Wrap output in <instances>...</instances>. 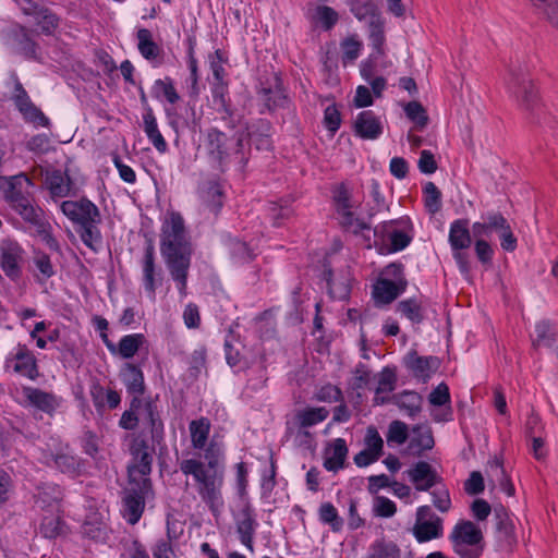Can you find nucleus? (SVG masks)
Returning <instances> with one entry per match:
<instances>
[{
  "label": "nucleus",
  "instance_id": "nucleus-1",
  "mask_svg": "<svg viewBox=\"0 0 558 558\" xmlns=\"http://www.w3.org/2000/svg\"><path fill=\"white\" fill-rule=\"evenodd\" d=\"M160 251L181 296H185L192 250L186 238L184 220L178 213L171 211L165 216Z\"/></svg>",
  "mask_w": 558,
  "mask_h": 558
},
{
  "label": "nucleus",
  "instance_id": "nucleus-2",
  "mask_svg": "<svg viewBox=\"0 0 558 558\" xmlns=\"http://www.w3.org/2000/svg\"><path fill=\"white\" fill-rule=\"evenodd\" d=\"M207 450V464L197 459H187L181 462L180 469L185 475H192L197 492L204 502L214 513H218L223 506L221 488L223 485V470L219 466L218 456H209Z\"/></svg>",
  "mask_w": 558,
  "mask_h": 558
},
{
  "label": "nucleus",
  "instance_id": "nucleus-3",
  "mask_svg": "<svg viewBox=\"0 0 558 558\" xmlns=\"http://www.w3.org/2000/svg\"><path fill=\"white\" fill-rule=\"evenodd\" d=\"M60 208L64 216L80 226L78 233L83 243L97 251L101 245V233L98 228L101 218L97 206L87 198H81L64 201Z\"/></svg>",
  "mask_w": 558,
  "mask_h": 558
},
{
  "label": "nucleus",
  "instance_id": "nucleus-4",
  "mask_svg": "<svg viewBox=\"0 0 558 558\" xmlns=\"http://www.w3.org/2000/svg\"><path fill=\"white\" fill-rule=\"evenodd\" d=\"M449 539L454 553L461 558H478L483 553V533L471 521L457 522L450 532Z\"/></svg>",
  "mask_w": 558,
  "mask_h": 558
},
{
  "label": "nucleus",
  "instance_id": "nucleus-5",
  "mask_svg": "<svg viewBox=\"0 0 558 558\" xmlns=\"http://www.w3.org/2000/svg\"><path fill=\"white\" fill-rule=\"evenodd\" d=\"M374 232L375 236L380 239V254L402 251L412 240V226L408 218L384 222L376 227Z\"/></svg>",
  "mask_w": 558,
  "mask_h": 558
},
{
  "label": "nucleus",
  "instance_id": "nucleus-6",
  "mask_svg": "<svg viewBox=\"0 0 558 558\" xmlns=\"http://www.w3.org/2000/svg\"><path fill=\"white\" fill-rule=\"evenodd\" d=\"M448 241L460 271L464 276L469 275L470 262L465 250L470 247L472 238L466 220L457 219L450 223Z\"/></svg>",
  "mask_w": 558,
  "mask_h": 558
},
{
  "label": "nucleus",
  "instance_id": "nucleus-7",
  "mask_svg": "<svg viewBox=\"0 0 558 558\" xmlns=\"http://www.w3.org/2000/svg\"><path fill=\"white\" fill-rule=\"evenodd\" d=\"M24 262L25 250L16 240L7 238L0 241V268L7 277L19 279Z\"/></svg>",
  "mask_w": 558,
  "mask_h": 558
},
{
  "label": "nucleus",
  "instance_id": "nucleus-8",
  "mask_svg": "<svg viewBox=\"0 0 558 558\" xmlns=\"http://www.w3.org/2000/svg\"><path fill=\"white\" fill-rule=\"evenodd\" d=\"M412 533L418 543L437 539L444 534L442 520L428 506H421L416 510Z\"/></svg>",
  "mask_w": 558,
  "mask_h": 558
},
{
  "label": "nucleus",
  "instance_id": "nucleus-9",
  "mask_svg": "<svg viewBox=\"0 0 558 558\" xmlns=\"http://www.w3.org/2000/svg\"><path fill=\"white\" fill-rule=\"evenodd\" d=\"M4 368L32 380L38 377L37 360L27 345L22 343L14 347L7 355Z\"/></svg>",
  "mask_w": 558,
  "mask_h": 558
},
{
  "label": "nucleus",
  "instance_id": "nucleus-10",
  "mask_svg": "<svg viewBox=\"0 0 558 558\" xmlns=\"http://www.w3.org/2000/svg\"><path fill=\"white\" fill-rule=\"evenodd\" d=\"M31 187L32 181L25 173L0 178V191L11 206L28 197Z\"/></svg>",
  "mask_w": 558,
  "mask_h": 558
},
{
  "label": "nucleus",
  "instance_id": "nucleus-11",
  "mask_svg": "<svg viewBox=\"0 0 558 558\" xmlns=\"http://www.w3.org/2000/svg\"><path fill=\"white\" fill-rule=\"evenodd\" d=\"M329 415L325 407L305 408L295 412L293 422L288 423V434L298 436L302 429L315 426L324 422Z\"/></svg>",
  "mask_w": 558,
  "mask_h": 558
},
{
  "label": "nucleus",
  "instance_id": "nucleus-12",
  "mask_svg": "<svg viewBox=\"0 0 558 558\" xmlns=\"http://www.w3.org/2000/svg\"><path fill=\"white\" fill-rule=\"evenodd\" d=\"M44 462L71 475H74L80 466L78 459L71 453L66 445L62 444L54 449L48 448L44 456Z\"/></svg>",
  "mask_w": 558,
  "mask_h": 558
},
{
  "label": "nucleus",
  "instance_id": "nucleus-13",
  "mask_svg": "<svg viewBox=\"0 0 558 558\" xmlns=\"http://www.w3.org/2000/svg\"><path fill=\"white\" fill-rule=\"evenodd\" d=\"M354 133L363 140H376L383 134L381 120L371 110L362 111L353 123Z\"/></svg>",
  "mask_w": 558,
  "mask_h": 558
},
{
  "label": "nucleus",
  "instance_id": "nucleus-14",
  "mask_svg": "<svg viewBox=\"0 0 558 558\" xmlns=\"http://www.w3.org/2000/svg\"><path fill=\"white\" fill-rule=\"evenodd\" d=\"M404 364L415 377L425 381L438 369L439 360L435 356H420L412 351L405 355Z\"/></svg>",
  "mask_w": 558,
  "mask_h": 558
},
{
  "label": "nucleus",
  "instance_id": "nucleus-15",
  "mask_svg": "<svg viewBox=\"0 0 558 558\" xmlns=\"http://www.w3.org/2000/svg\"><path fill=\"white\" fill-rule=\"evenodd\" d=\"M14 102L24 119L28 122H32L37 126H47L49 124L48 118L32 102L22 86L16 87Z\"/></svg>",
  "mask_w": 558,
  "mask_h": 558
},
{
  "label": "nucleus",
  "instance_id": "nucleus-16",
  "mask_svg": "<svg viewBox=\"0 0 558 558\" xmlns=\"http://www.w3.org/2000/svg\"><path fill=\"white\" fill-rule=\"evenodd\" d=\"M102 338L107 349L111 354H118L125 360L132 359L146 341L143 333H131L123 336L120 339L118 345L109 341L107 335H104Z\"/></svg>",
  "mask_w": 558,
  "mask_h": 558
},
{
  "label": "nucleus",
  "instance_id": "nucleus-17",
  "mask_svg": "<svg viewBox=\"0 0 558 558\" xmlns=\"http://www.w3.org/2000/svg\"><path fill=\"white\" fill-rule=\"evenodd\" d=\"M429 403L435 407H445L442 409L434 410L432 416L436 422H447L452 417V410L450 408V393L446 384H439L428 397Z\"/></svg>",
  "mask_w": 558,
  "mask_h": 558
},
{
  "label": "nucleus",
  "instance_id": "nucleus-18",
  "mask_svg": "<svg viewBox=\"0 0 558 558\" xmlns=\"http://www.w3.org/2000/svg\"><path fill=\"white\" fill-rule=\"evenodd\" d=\"M348 456L347 442L342 438L332 439L328 442L324 452V466L328 471L336 472L343 468Z\"/></svg>",
  "mask_w": 558,
  "mask_h": 558
},
{
  "label": "nucleus",
  "instance_id": "nucleus-19",
  "mask_svg": "<svg viewBox=\"0 0 558 558\" xmlns=\"http://www.w3.org/2000/svg\"><path fill=\"white\" fill-rule=\"evenodd\" d=\"M411 482L417 490H428L438 482L436 471L427 462H417L408 471Z\"/></svg>",
  "mask_w": 558,
  "mask_h": 558
},
{
  "label": "nucleus",
  "instance_id": "nucleus-20",
  "mask_svg": "<svg viewBox=\"0 0 558 558\" xmlns=\"http://www.w3.org/2000/svg\"><path fill=\"white\" fill-rule=\"evenodd\" d=\"M205 150L215 162L221 163L229 155V140L223 133L211 130L206 137Z\"/></svg>",
  "mask_w": 558,
  "mask_h": 558
},
{
  "label": "nucleus",
  "instance_id": "nucleus-21",
  "mask_svg": "<svg viewBox=\"0 0 558 558\" xmlns=\"http://www.w3.org/2000/svg\"><path fill=\"white\" fill-rule=\"evenodd\" d=\"M122 502L121 512L123 518L130 524L137 523L145 508L144 496L138 492H126Z\"/></svg>",
  "mask_w": 558,
  "mask_h": 558
},
{
  "label": "nucleus",
  "instance_id": "nucleus-22",
  "mask_svg": "<svg viewBox=\"0 0 558 558\" xmlns=\"http://www.w3.org/2000/svg\"><path fill=\"white\" fill-rule=\"evenodd\" d=\"M22 393L29 404L47 413L54 411L59 405L53 395L37 388L23 387Z\"/></svg>",
  "mask_w": 558,
  "mask_h": 558
},
{
  "label": "nucleus",
  "instance_id": "nucleus-23",
  "mask_svg": "<svg viewBox=\"0 0 558 558\" xmlns=\"http://www.w3.org/2000/svg\"><path fill=\"white\" fill-rule=\"evenodd\" d=\"M307 17L313 25L323 29L332 28L338 20V13L327 5H312L307 10Z\"/></svg>",
  "mask_w": 558,
  "mask_h": 558
},
{
  "label": "nucleus",
  "instance_id": "nucleus-24",
  "mask_svg": "<svg viewBox=\"0 0 558 558\" xmlns=\"http://www.w3.org/2000/svg\"><path fill=\"white\" fill-rule=\"evenodd\" d=\"M396 373L386 367L376 375V388L374 402L377 405L384 404L388 400V395L395 389Z\"/></svg>",
  "mask_w": 558,
  "mask_h": 558
},
{
  "label": "nucleus",
  "instance_id": "nucleus-25",
  "mask_svg": "<svg viewBox=\"0 0 558 558\" xmlns=\"http://www.w3.org/2000/svg\"><path fill=\"white\" fill-rule=\"evenodd\" d=\"M33 276L39 283H45L54 276L56 268L48 254L41 251H34L33 255Z\"/></svg>",
  "mask_w": 558,
  "mask_h": 558
},
{
  "label": "nucleus",
  "instance_id": "nucleus-26",
  "mask_svg": "<svg viewBox=\"0 0 558 558\" xmlns=\"http://www.w3.org/2000/svg\"><path fill=\"white\" fill-rule=\"evenodd\" d=\"M403 287L388 279H379L373 287V298L377 304H389L402 292Z\"/></svg>",
  "mask_w": 558,
  "mask_h": 558
},
{
  "label": "nucleus",
  "instance_id": "nucleus-27",
  "mask_svg": "<svg viewBox=\"0 0 558 558\" xmlns=\"http://www.w3.org/2000/svg\"><path fill=\"white\" fill-rule=\"evenodd\" d=\"M132 408L138 410L140 422L147 424L151 433H158L162 428L161 421L156 411V407L149 401H142L134 398L132 401Z\"/></svg>",
  "mask_w": 558,
  "mask_h": 558
},
{
  "label": "nucleus",
  "instance_id": "nucleus-28",
  "mask_svg": "<svg viewBox=\"0 0 558 558\" xmlns=\"http://www.w3.org/2000/svg\"><path fill=\"white\" fill-rule=\"evenodd\" d=\"M90 397L97 410L105 409L106 407L116 409L121 402V397L116 390L106 389L99 384L90 387Z\"/></svg>",
  "mask_w": 558,
  "mask_h": 558
},
{
  "label": "nucleus",
  "instance_id": "nucleus-29",
  "mask_svg": "<svg viewBox=\"0 0 558 558\" xmlns=\"http://www.w3.org/2000/svg\"><path fill=\"white\" fill-rule=\"evenodd\" d=\"M335 203L338 215L341 217V222L351 226L354 220L355 205L351 202L350 195L344 187H339L335 194Z\"/></svg>",
  "mask_w": 558,
  "mask_h": 558
},
{
  "label": "nucleus",
  "instance_id": "nucleus-30",
  "mask_svg": "<svg viewBox=\"0 0 558 558\" xmlns=\"http://www.w3.org/2000/svg\"><path fill=\"white\" fill-rule=\"evenodd\" d=\"M155 259H154V248L153 246H148L146 248L144 258H143V282L146 292L149 294L151 299H155L156 291V278H155Z\"/></svg>",
  "mask_w": 558,
  "mask_h": 558
},
{
  "label": "nucleus",
  "instance_id": "nucleus-31",
  "mask_svg": "<svg viewBox=\"0 0 558 558\" xmlns=\"http://www.w3.org/2000/svg\"><path fill=\"white\" fill-rule=\"evenodd\" d=\"M122 378L130 393L142 395L144 392V375L137 366L126 364L122 369Z\"/></svg>",
  "mask_w": 558,
  "mask_h": 558
},
{
  "label": "nucleus",
  "instance_id": "nucleus-32",
  "mask_svg": "<svg viewBox=\"0 0 558 558\" xmlns=\"http://www.w3.org/2000/svg\"><path fill=\"white\" fill-rule=\"evenodd\" d=\"M151 95L156 99L163 98L171 105H174L180 100V96L170 77L156 80L151 86Z\"/></svg>",
  "mask_w": 558,
  "mask_h": 558
},
{
  "label": "nucleus",
  "instance_id": "nucleus-33",
  "mask_svg": "<svg viewBox=\"0 0 558 558\" xmlns=\"http://www.w3.org/2000/svg\"><path fill=\"white\" fill-rule=\"evenodd\" d=\"M47 185L56 197H65L72 191V183L65 173L53 171L47 175Z\"/></svg>",
  "mask_w": 558,
  "mask_h": 558
},
{
  "label": "nucleus",
  "instance_id": "nucleus-34",
  "mask_svg": "<svg viewBox=\"0 0 558 558\" xmlns=\"http://www.w3.org/2000/svg\"><path fill=\"white\" fill-rule=\"evenodd\" d=\"M137 49L146 60H154L160 54L159 46L153 40V35L147 28L137 31Z\"/></svg>",
  "mask_w": 558,
  "mask_h": 558
},
{
  "label": "nucleus",
  "instance_id": "nucleus-35",
  "mask_svg": "<svg viewBox=\"0 0 558 558\" xmlns=\"http://www.w3.org/2000/svg\"><path fill=\"white\" fill-rule=\"evenodd\" d=\"M208 62L214 78L217 85H219L217 89L220 88L222 90L223 86L226 85L225 78L227 76L226 64L228 63V57L223 51L218 49L208 56Z\"/></svg>",
  "mask_w": 558,
  "mask_h": 558
},
{
  "label": "nucleus",
  "instance_id": "nucleus-36",
  "mask_svg": "<svg viewBox=\"0 0 558 558\" xmlns=\"http://www.w3.org/2000/svg\"><path fill=\"white\" fill-rule=\"evenodd\" d=\"M556 337H558L557 326H553L546 320H542L535 325L534 345L553 347L556 343Z\"/></svg>",
  "mask_w": 558,
  "mask_h": 558
},
{
  "label": "nucleus",
  "instance_id": "nucleus-37",
  "mask_svg": "<svg viewBox=\"0 0 558 558\" xmlns=\"http://www.w3.org/2000/svg\"><path fill=\"white\" fill-rule=\"evenodd\" d=\"M210 432V423L207 418L192 421L190 423V433L192 445L196 449H203L206 445Z\"/></svg>",
  "mask_w": 558,
  "mask_h": 558
},
{
  "label": "nucleus",
  "instance_id": "nucleus-38",
  "mask_svg": "<svg viewBox=\"0 0 558 558\" xmlns=\"http://www.w3.org/2000/svg\"><path fill=\"white\" fill-rule=\"evenodd\" d=\"M433 446L434 438L428 426L417 425L412 428V437L410 442V447L412 449L423 451L432 449Z\"/></svg>",
  "mask_w": 558,
  "mask_h": 558
},
{
  "label": "nucleus",
  "instance_id": "nucleus-39",
  "mask_svg": "<svg viewBox=\"0 0 558 558\" xmlns=\"http://www.w3.org/2000/svg\"><path fill=\"white\" fill-rule=\"evenodd\" d=\"M351 11L360 21H366L371 24L381 21L377 7L372 2L361 3L354 0L351 3Z\"/></svg>",
  "mask_w": 558,
  "mask_h": 558
},
{
  "label": "nucleus",
  "instance_id": "nucleus-40",
  "mask_svg": "<svg viewBox=\"0 0 558 558\" xmlns=\"http://www.w3.org/2000/svg\"><path fill=\"white\" fill-rule=\"evenodd\" d=\"M396 403L400 410L405 414L413 417L421 411L422 398L418 393L413 391H404L397 396Z\"/></svg>",
  "mask_w": 558,
  "mask_h": 558
},
{
  "label": "nucleus",
  "instance_id": "nucleus-41",
  "mask_svg": "<svg viewBox=\"0 0 558 558\" xmlns=\"http://www.w3.org/2000/svg\"><path fill=\"white\" fill-rule=\"evenodd\" d=\"M363 44L356 35L344 38L341 43L342 62L344 65L354 62L361 54Z\"/></svg>",
  "mask_w": 558,
  "mask_h": 558
},
{
  "label": "nucleus",
  "instance_id": "nucleus-42",
  "mask_svg": "<svg viewBox=\"0 0 558 558\" xmlns=\"http://www.w3.org/2000/svg\"><path fill=\"white\" fill-rule=\"evenodd\" d=\"M82 532L92 539L105 541L107 538L108 527L105 520L97 517L94 520H86L82 526Z\"/></svg>",
  "mask_w": 558,
  "mask_h": 558
},
{
  "label": "nucleus",
  "instance_id": "nucleus-43",
  "mask_svg": "<svg viewBox=\"0 0 558 558\" xmlns=\"http://www.w3.org/2000/svg\"><path fill=\"white\" fill-rule=\"evenodd\" d=\"M12 208L26 221L32 225H39L41 218L40 208L34 206L28 197L16 203Z\"/></svg>",
  "mask_w": 558,
  "mask_h": 558
},
{
  "label": "nucleus",
  "instance_id": "nucleus-44",
  "mask_svg": "<svg viewBox=\"0 0 558 558\" xmlns=\"http://www.w3.org/2000/svg\"><path fill=\"white\" fill-rule=\"evenodd\" d=\"M400 548L392 542H376L366 558H400Z\"/></svg>",
  "mask_w": 558,
  "mask_h": 558
},
{
  "label": "nucleus",
  "instance_id": "nucleus-45",
  "mask_svg": "<svg viewBox=\"0 0 558 558\" xmlns=\"http://www.w3.org/2000/svg\"><path fill=\"white\" fill-rule=\"evenodd\" d=\"M399 312L412 323H420L424 317V307L414 299L404 300L398 305Z\"/></svg>",
  "mask_w": 558,
  "mask_h": 558
},
{
  "label": "nucleus",
  "instance_id": "nucleus-46",
  "mask_svg": "<svg viewBox=\"0 0 558 558\" xmlns=\"http://www.w3.org/2000/svg\"><path fill=\"white\" fill-rule=\"evenodd\" d=\"M319 520L323 523L329 524L332 531L338 532L342 529L343 521L339 517L337 509L330 502H324L319 507Z\"/></svg>",
  "mask_w": 558,
  "mask_h": 558
},
{
  "label": "nucleus",
  "instance_id": "nucleus-47",
  "mask_svg": "<svg viewBox=\"0 0 558 558\" xmlns=\"http://www.w3.org/2000/svg\"><path fill=\"white\" fill-rule=\"evenodd\" d=\"M409 436L408 425L401 421H392L386 435L389 444L403 445Z\"/></svg>",
  "mask_w": 558,
  "mask_h": 558
},
{
  "label": "nucleus",
  "instance_id": "nucleus-48",
  "mask_svg": "<svg viewBox=\"0 0 558 558\" xmlns=\"http://www.w3.org/2000/svg\"><path fill=\"white\" fill-rule=\"evenodd\" d=\"M424 202L430 214H436L441 208V194L433 182H428L424 186Z\"/></svg>",
  "mask_w": 558,
  "mask_h": 558
},
{
  "label": "nucleus",
  "instance_id": "nucleus-49",
  "mask_svg": "<svg viewBox=\"0 0 558 558\" xmlns=\"http://www.w3.org/2000/svg\"><path fill=\"white\" fill-rule=\"evenodd\" d=\"M492 476L498 481V484L502 492H505L508 496L514 495V486L511 483L509 476L506 474L502 465L498 460H495L490 463Z\"/></svg>",
  "mask_w": 558,
  "mask_h": 558
},
{
  "label": "nucleus",
  "instance_id": "nucleus-50",
  "mask_svg": "<svg viewBox=\"0 0 558 558\" xmlns=\"http://www.w3.org/2000/svg\"><path fill=\"white\" fill-rule=\"evenodd\" d=\"M407 117L415 123L418 128L423 129L428 121L427 114L423 106L417 101H411L404 106Z\"/></svg>",
  "mask_w": 558,
  "mask_h": 558
},
{
  "label": "nucleus",
  "instance_id": "nucleus-51",
  "mask_svg": "<svg viewBox=\"0 0 558 558\" xmlns=\"http://www.w3.org/2000/svg\"><path fill=\"white\" fill-rule=\"evenodd\" d=\"M511 93L522 101L529 104L535 96V87L529 80H522L521 82H514L510 86Z\"/></svg>",
  "mask_w": 558,
  "mask_h": 558
},
{
  "label": "nucleus",
  "instance_id": "nucleus-52",
  "mask_svg": "<svg viewBox=\"0 0 558 558\" xmlns=\"http://www.w3.org/2000/svg\"><path fill=\"white\" fill-rule=\"evenodd\" d=\"M373 511L380 518H391L397 512L396 504L387 497L377 496L374 499Z\"/></svg>",
  "mask_w": 558,
  "mask_h": 558
},
{
  "label": "nucleus",
  "instance_id": "nucleus-53",
  "mask_svg": "<svg viewBox=\"0 0 558 558\" xmlns=\"http://www.w3.org/2000/svg\"><path fill=\"white\" fill-rule=\"evenodd\" d=\"M364 445H365L364 448L366 450L372 451L379 457L381 456L383 448H384V440L375 427L369 426L366 429Z\"/></svg>",
  "mask_w": 558,
  "mask_h": 558
},
{
  "label": "nucleus",
  "instance_id": "nucleus-54",
  "mask_svg": "<svg viewBox=\"0 0 558 558\" xmlns=\"http://www.w3.org/2000/svg\"><path fill=\"white\" fill-rule=\"evenodd\" d=\"M371 27V41L373 48L376 50L378 54L384 53V43H385V35H384V22L383 20L379 22H374L369 25Z\"/></svg>",
  "mask_w": 558,
  "mask_h": 558
},
{
  "label": "nucleus",
  "instance_id": "nucleus-55",
  "mask_svg": "<svg viewBox=\"0 0 558 558\" xmlns=\"http://www.w3.org/2000/svg\"><path fill=\"white\" fill-rule=\"evenodd\" d=\"M434 506L441 512H447L451 507L449 492L446 487H436L432 492Z\"/></svg>",
  "mask_w": 558,
  "mask_h": 558
},
{
  "label": "nucleus",
  "instance_id": "nucleus-56",
  "mask_svg": "<svg viewBox=\"0 0 558 558\" xmlns=\"http://www.w3.org/2000/svg\"><path fill=\"white\" fill-rule=\"evenodd\" d=\"M474 250L482 264H490L494 256V250L487 240L482 238L475 239Z\"/></svg>",
  "mask_w": 558,
  "mask_h": 558
},
{
  "label": "nucleus",
  "instance_id": "nucleus-57",
  "mask_svg": "<svg viewBox=\"0 0 558 558\" xmlns=\"http://www.w3.org/2000/svg\"><path fill=\"white\" fill-rule=\"evenodd\" d=\"M14 489L12 476L3 469H0V505L5 504Z\"/></svg>",
  "mask_w": 558,
  "mask_h": 558
},
{
  "label": "nucleus",
  "instance_id": "nucleus-58",
  "mask_svg": "<svg viewBox=\"0 0 558 558\" xmlns=\"http://www.w3.org/2000/svg\"><path fill=\"white\" fill-rule=\"evenodd\" d=\"M38 29L45 34H51L58 27V17L47 11L40 12L37 17Z\"/></svg>",
  "mask_w": 558,
  "mask_h": 558
},
{
  "label": "nucleus",
  "instance_id": "nucleus-59",
  "mask_svg": "<svg viewBox=\"0 0 558 558\" xmlns=\"http://www.w3.org/2000/svg\"><path fill=\"white\" fill-rule=\"evenodd\" d=\"M324 124L332 134L340 128L341 118L335 105H330L325 109Z\"/></svg>",
  "mask_w": 558,
  "mask_h": 558
},
{
  "label": "nucleus",
  "instance_id": "nucleus-60",
  "mask_svg": "<svg viewBox=\"0 0 558 558\" xmlns=\"http://www.w3.org/2000/svg\"><path fill=\"white\" fill-rule=\"evenodd\" d=\"M204 197H205L206 202L208 203V207L213 211H217L222 205V203H221L222 192L217 184H211L207 189Z\"/></svg>",
  "mask_w": 558,
  "mask_h": 558
},
{
  "label": "nucleus",
  "instance_id": "nucleus-61",
  "mask_svg": "<svg viewBox=\"0 0 558 558\" xmlns=\"http://www.w3.org/2000/svg\"><path fill=\"white\" fill-rule=\"evenodd\" d=\"M418 169L425 174H432L437 170L434 155L429 150H422L418 159Z\"/></svg>",
  "mask_w": 558,
  "mask_h": 558
},
{
  "label": "nucleus",
  "instance_id": "nucleus-62",
  "mask_svg": "<svg viewBox=\"0 0 558 558\" xmlns=\"http://www.w3.org/2000/svg\"><path fill=\"white\" fill-rule=\"evenodd\" d=\"M373 102L374 100L371 90L364 85H359L353 99L354 106L356 108H365L372 106Z\"/></svg>",
  "mask_w": 558,
  "mask_h": 558
},
{
  "label": "nucleus",
  "instance_id": "nucleus-63",
  "mask_svg": "<svg viewBox=\"0 0 558 558\" xmlns=\"http://www.w3.org/2000/svg\"><path fill=\"white\" fill-rule=\"evenodd\" d=\"M183 320L187 328H197L201 324V316L198 307L190 303L185 306L183 312Z\"/></svg>",
  "mask_w": 558,
  "mask_h": 558
},
{
  "label": "nucleus",
  "instance_id": "nucleus-64",
  "mask_svg": "<svg viewBox=\"0 0 558 558\" xmlns=\"http://www.w3.org/2000/svg\"><path fill=\"white\" fill-rule=\"evenodd\" d=\"M500 246L507 252H513L517 248V238L514 236L510 225L498 233Z\"/></svg>",
  "mask_w": 558,
  "mask_h": 558
}]
</instances>
